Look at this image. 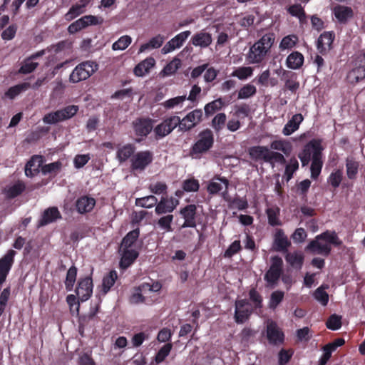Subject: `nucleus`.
Returning a JSON list of instances; mask_svg holds the SVG:
<instances>
[{"mask_svg":"<svg viewBox=\"0 0 365 365\" xmlns=\"http://www.w3.org/2000/svg\"><path fill=\"white\" fill-rule=\"evenodd\" d=\"M323 166V161L322 160V155L317 157L315 155L314 159L312 161L310 170H311V178L313 180H317L319 176L322 168Z\"/></svg>","mask_w":365,"mask_h":365,"instance_id":"nucleus-45","label":"nucleus"},{"mask_svg":"<svg viewBox=\"0 0 365 365\" xmlns=\"http://www.w3.org/2000/svg\"><path fill=\"white\" fill-rule=\"evenodd\" d=\"M186 98L187 97L185 95L177 96L164 101L162 103V106L166 109H171L180 104H182Z\"/></svg>","mask_w":365,"mask_h":365,"instance_id":"nucleus-61","label":"nucleus"},{"mask_svg":"<svg viewBox=\"0 0 365 365\" xmlns=\"http://www.w3.org/2000/svg\"><path fill=\"white\" fill-rule=\"evenodd\" d=\"M157 203L158 198L154 195H148L135 200L136 206L145 208H151L156 206Z\"/></svg>","mask_w":365,"mask_h":365,"instance_id":"nucleus-47","label":"nucleus"},{"mask_svg":"<svg viewBox=\"0 0 365 365\" xmlns=\"http://www.w3.org/2000/svg\"><path fill=\"white\" fill-rule=\"evenodd\" d=\"M153 120L149 118H138L133 122L135 134L140 137L136 141L140 143L146 138L153 128Z\"/></svg>","mask_w":365,"mask_h":365,"instance_id":"nucleus-8","label":"nucleus"},{"mask_svg":"<svg viewBox=\"0 0 365 365\" xmlns=\"http://www.w3.org/2000/svg\"><path fill=\"white\" fill-rule=\"evenodd\" d=\"M322 240L317 239V237L314 240H312L307 247V249L310 250L314 253H317L319 255H322L324 256H329L331 251V247L327 243H322L320 241Z\"/></svg>","mask_w":365,"mask_h":365,"instance_id":"nucleus-23","label":"nucleus"},{"mask_svg":"<svg viewBox=\"0 0 365 365\" xmlns=\"http://www.w3.org/2000/svg\"><path fill=\"white\" fill-rule=\"evenodd\" d=\"M286 261L295 268H301L304 262V256L302 253L294 252L293 253L286 252Z\"/></svg>","mask_w":365,"mask_h":365,"instance_id":"nucleus-37","label":"nucleus"},{"mask_svg":"<svg viewBox=\"0 0 365 365\" xmlns=\"http://www.w3.org/2000/svg\"><path fill=\"white\" fill-rule=\"evenodd\" d=\"M155 211L158 215H161L172 212L173 211V207L170 204L168 198L163 197L158 202Z\"/></svg>","mask_w":365,"mask_h":365,"instance_id":"nucleus-42","label":"nucleus"},{"mask_svg":"<svg viewBox=\"0 0 365 365\" xmlns=\"http://www.w3.org/2000/svg\"><path fill=\"white\" fill-rule=\"evenodd\" d=\"M38 66V63L34 62L29 57L25 58L19 68L18 73L21 74H29L34 72Z\"/></svg>","mask_w":365,"mask_h":365,"instance_id":"nucleus-46","label":"nucleus"},{"mask_svg":"<svg viewBox=\"0 0 365 365\" xmlns=\"http://www.w3.org/2000/svg\"><path fill=\"white\" fill-rule=\"evenodd\" d=\"M270 148L274 150L281 151L287 155L291 152L292 146L290 143L285 140H276L271 142Z\"/></svg>","mask_w":365,"mask_h":365,"instance_id":"nucleus-41","label":"nucleus"},{"mask_svg":"<svg viewBox=\"0 0 365 365\" xmlns=\"http://www.w3.org/2000/svg\"><path fill=\"white\" fill-rule=\"evenodd\" d=\"M359 162L357 161L354 157H347L346 159V171L347 178L349 180H354L356 178L359 169Z\"/></svg>","mask_w":365,"mask_h":365,"instance_id":"nucleus-31","label":"nucleus"},{"mask_svg":"<svg viewBox=\"0 0 365 365\" xmlns=\"http://www.w3.org/2000/svg\"><path fill=\"white\" fill-rule=\"evenodd\" d=\"M61 218V215L56 207H48L43 212L42 217L38 221V227L45 226Z\"/></svg>","mask_w":365,"mask_h":365,"instance_id":"nucleus-20","label":"nucleus"},{"mask_svg":"<svg viewBox=\"0 0 365 365\" xmlns=\"http://www.w3.org/2000/svg\"><path fill=\"white\" fill-rule=\"evenodd\" d=\"M117 279L118 274L115 270H110L106 276L103 277L102 282V291L105 294L110 291Z\"/></svg>","mask_w":365,"mask_h":365,"instance_id":"nucleus-35","label":"nucleus"},{"mask_svg":"<svg viewBox=\"0 0 365 365\" xmlns=\"http://www.w3.org/2000/svg\"><path fill=\"white\" fill-rule=\"evenodd\" d=\"M226 115L224 113L217 114L212 120V126L215 131L219 132L224 127L226 122Z\"/></svg>","mask_w":365,"mask_h":365,"instance_id":"nucleus-59","label":"nucleus"},{"mask_svg":"<svg viewBox=\"0 0 365 365\" xmlns=\"http://www.w3.org/2000/svg\"><path fill=\"white\" fill-rule=\"evenodd\" d=\"M335 39V33L324 31L320 34L317 41V49L322 55H327L333 48V42Z\"/></svg>","mask_w":365,"mask_h":365,"instance_id":"nucleus-10","label":"nucleus"},{"mask_svg":"<svg viewBox=\"0 0 365 365\" xmlns=\"http://www.w3.org/2000/svg\"><path fill=\"white\" fill-rule=\"evenodd\" d=\"M26 189L24 182L18 181L11 186H7L4 189V194L7 199H14L21 195Z\"/></svg>","mask_w":365,"mask_h":365,"instance_id":"nucleus-29","label":"nucleus"},{"mask_svg":"<svg viewBox=\"0 0 365 365\" xmlns=\"http://www.w3.org/2000/svg\"><path fill=\"white\" fill-rule=\"evenodd\" d=\"M299 169V162L295 157L289 159L288 163L285 166L284 178L287 182H289L292 178L294 173Z\"/></svg>","mask_w":365,"mask_h":365,"instance_id":"nucleus-40","label":"nucleus"},{"mask_svg":"<svg viewBox=\"0 0 365 365\" xmlns=\"http://www.w3.org/2000/svg\"><path fill=\"white\" fill-rule=\"evenodd\" d=\"M62 163L60 161H56L51 163L42 165L41 171L42 174L47 175L48 173H57L61 170Z\"/></svg>","mask_w":365,"mask_h":365,"instance_id":"nucleus-60","label":"nucleus"},{"mask_svg":"<svg viewBox=\"0 0 365 365\" xmlns=\"http://www.w3.org/2000/svg\"><path fill=\"white\" fill-rule=\"evenodd\" d=\"M214 143V134L210 129L206 128L200 131L196 141L190 148L189 155L192 159H200L213 147Z\"/></svg>","mask_w":365,"mask_h":365,"instance_id":"nucleus-2","label":"nucleus"},{"mask_svg":"<svg viewBox=\"0 0 365 365\" xmlns=\"http://www.w3.org/2000/svg\"><path fill=\"white\" fill-rule=\"evenodd\" d=\"M16 254V251L9 250L6 254L0 259V285L5 282L14 264Z\"/></svg>","mask_w":365,"mask_h":365,"instance_id":"nucleus-13","label":"nucleus"},{"mask_svg":"<svg viewBox=\"0 0 365 365\" xmlns=\"http://www.w3.org/2000/svg\"><path fill=\"white\" fill-rule=\"evenodd\" d=\"M96 205V200L93 197L83 195L76 201V208L78 213L86 214L90 212Z\"/></svg>","mask_w":365,"mask_h":365,"instance_id":"nucleus-19","label":"nucleus"},{"mask_svg":"<svg viewBox=\"0 0 365 365\" xmlns=\"http://www.w3.org/2000/svg\"><path fill=\"white\" fill-rule=\"evenodd\" d=\"M266 334L269 343L272 345L278 346L284 343V334L274 322L267 324Z\"/></svg>","mask_w":365,"mask_h":365,"instance_id":"nucleus-12","label":"nucleus"},{"mask_svg":"<svg viewBox=\"0 0 365 365\" xmlns=\"http://www.w3.org/2000/svg\"><path fill=\"white\" fill-rule=\"evenodd\" d=\"M182 188L187 192H197L200 188L199 181L194 178L186 179L182 182Z\"/></svg>","mask_w":365,"mask_h":365,"instance_id":"nucleus-53","label":"nucleus"},{"mask_svg":"<svg viewBox=\"0 0 365 365\" xmlns=\"http://www.w3.org/2000/svg\"><path fill=\"white\" fill-rule=\"evenodd\" d=\"M253 68L250 66H242L236 68L231 74L232 76L237 77L240 80H245L252 76Z\"/></svg>","mask_w":365,"mask_h":365,"instance_id":"nucleus-49","label":"nucleus"},{"mask_svg":"<svg viewBox=\"0 0 365 365\" xmlns=\"http://www.w3.org/2000/svg\"><path fill=\"white\" fill-rule=\"evenodd\" d=\"M155 64V61L153 57L147 58L134 68L133 73L136 76H143L149 73Z\"/></svg>","mask_w":365,"mask_h":365,"instance_id":"nucleus-30","label":"nucleus"},{"mask_svg":"<svg viewBox=\"0 0 365 365\" xmlns=\"http://www.w3.org/2000/svg\"><path fill=\"white\" fill-rule=\"evenodd\" d=\"M98 68V65L91 61H86L77 65L69 76L71 83H76L86 80Z\"/></svg>","mask_w":365,"mask_h":365,"instance_id":"nucleus-3","label":"nucleus"},{"mask_svg":"<svg viewBox=\"0 0 365 365\" xmlns=\"http://www.w3.org/2000/svg\"><path fill=\"white\" fill-rule=\"evenodd\" d=\"M139 254L135 250L125 249L120 261V267L122 269L128 268L138 258Z\"/></svg>","mask_w":365,"mask_h":365,"instance_id":"nucleus-28","label":"nucleus"},{"mask_svg":"<svg viewBox=\"0 0 365 365\" xmlns=\"http://www.w3.org/2000/svg\"><path fill=\"white\" fill-rule=\"evenodd\" d=\"M291 242L282 229H277L274 236L273 247L275 251L287 252Z\"/></svg>","mask_w":365,"mask_h":365,"instance_id":"nucleus-17","label":"nucleus"},{"mask_svg":"<svg viewBox=\"0 0 365 365\" xmlns=\"http://www.w3.org/2000/svg\"><path fill=\"white\" fill-rule=\"evenodd\" d=\"M62 113L60 110L51 112L44 115L43 121L47 124H55L61 121H63Z\"/></svg>","mask_w":365,"mask_h":365,"instance_id":"nucleus-57","label":"nucleus"},{"mask_svg":"<svg viewBox=\"0 0 365 365\" xmlns=\"http://www.w3.org/2000/svg\"><path fill=\"white\" fill-rule=\"evenodd\" d=\"M173 215H167L165 216L161 217L157 222V225L160 228L163 230L165 232H171L173 231L171 224L173 220Z\"/></svg>","mask_w":365,"mask_h":365,"instance_id":"nucleus-58","label":"nucleus"},{"mask_svg":"<svg viewBox=\"0 0 365 365\" xmlns=\"http://www.w3.org/2000/svg\"><path fill=\"white\" fill-rule=\"evenodd\" d=\"M164 39V37L160 34L153 37L148 43H143L140 46L139 53L145 52L146 50L149 49L160 48L163 45Z\"/></svg>","mask_w":365,"mask_h":365,"instance_id":"nucleus-36","label":"nucleus"},{"mask_svg":"<svg viewBox=\"0 0 365 365\" xmlns=\"http://www.w3.org/2000/svg\"><path fill=\"white\" fill-rule=\"evenodd\" d=\"M343 178V173L341 170H337L330 174L328 178V182L334 187L336 188L339 186Z\"/></svg>","mask_w":365,"mask_h":365,"instance_id":"nucleus-63","label":"nucleus"},{"mask_svg":"<svg viewBox=\"0 0 365 365\" xmlns=\"http://www.w3.org/2000/svg\"><path fill=\"white\" fill-rule=\"evenodd\" d=\"M325 287L320 286L314 292V299L318 301L322 306L327 305L329 302V294L324 290Z\"/></svg>","mask_w":365,"mask_h":365,"instance_id":"nucleus-54","label":"nucleus"},{"mask_svg":"<svg viewBox=\"0 0 365 365\" xmlns=\"http://www.w3.org/2000/svg\"><path fill=\"white\" fill-rule=\"evenodd\" d=\"M180 214L185 220L182 228L195 227L197 206L194 204L187 205L180 210Z\"/></svg>","mask_w":365,"mask_h":365,"instance_id":"nucleus-16","label":"nucleus"},{"mask_svg":"<svg viewBox=\"0 0 365 365\" xmlns=\"http://www.w3.org/2000/svg\"><path fill=\"white\" fill-rule=\"evenodd\" d=\"M223 106L224 103L222 100L221 98H218L205 105V113L206 115L209 116L212 115L215 112L220 110Z\"/></svg>","mask_w":365,"mask_h":365,"instance_id":"nucleus-52","label":"nucleus"},{"mask_svg":"<svg viewBox=\"0 0 365 365\" xmlns=\"http://www.w3.org/2000/svg\"><path fill=\"white\" fill-rule=\"evenodd\" d=\"M173 348V344L171 343H167L163 345L158 351L155 356V361L157 364L162 363L165 358L170 354V351Z\"/></svg>","mask_w":365,"mask_h":365,"instance_id":"nucleus-51","label":"nucleus"},{"mask_svg":"<svg viewBox=\"0 0 365 365\" xmlns=\"http://www.w3.org/2000/svg\"><path fill=\"white\" fill-rule=\"evenodd\" d=\"M270 150L267 146L256 145L249 148V155L255 161L263 160L268 163L267 158H269Z\"/></svg>","mask_w":365,"mask_h":365,"instance_id":"nucleus-21","label":"nucleus"},{"mask_svg":"<svg viewBox=\"0 0 365 365\" xmlns=\"http://www.w3.org/2000/svg\"><path fill=\"white\" fill-rule=\"evenodd\" d=\"M297 40V37L294 35L284 36L279 43V48L282 51L292 48L296 45Z\"/></svg>","mask_w":365,"mask_h":365,"instance_id":"nucleus-62","label":"nucleus"},{"mask_svg":"<svg viewBox=\"0 0 365 365\" xmlns=\"http://www.w3.org/2000/svg\"><path fill=\"white\" fill-rule=\"evenodd\" d=\"M190 34V31H185L178 34L165 43L162 48V53L167 54L176 48H180Z\"/></svg>","mask_w":365,"mask_h":365,"instance_id":"nucleus-15","label":"nucleus"},{"mask_svg":"<svg viewBox=\"0 0 365 365\" xmlns=\"http://www.w3.org/2000/svg\"><path fill=\"white\" fill-rule=\"evenodd\" d=\"M242 249L240 240H235L224 252L225 258H230L239 252Z\"/></svg>","mask_w":365,"mask_h":365,"instance_id":"nucleus-64","label":"nucleus"},{"mask_svg":"<svg viewBox=\"0 0 365 365\" xmlns=\"http://www.w3.org/2000/svg\"><path fill=\"white\" fill-rule=\"evenodd\" d=\"M140 235L139 229H135L130 231L123 238L121 242V246L125 249H129L138 240Z\"/></svg>","mask_w":365,"mask_h":365,"instance_id":"nucleus-43","label":"nucleus"},{"mask_svg":"<svg viewBox=\"0 0 365 365\" xmlns=\"http://www.w3.org/2000/svg\"><path fill=\"white\" fill-rule=\"evenodd\" d=\"M282 80L285 83V87L295 93L299 87V83L297 81V74L289 71H282Z\"/></svg>","mask_w":365,"mask_h":365,"instance_id":"nucleus-27","label":"nucleus"},{"mask_svg":"<svg viewBox=\"0 0 365 365\" xmlns=\"http://www.w3.org/2000/svg\"><path fill=\"white\" fill-rule=\"evenodd\" d=\"M266 213L267 215L268 223L269 225L272 227L282 225V223L279 219V207H269L266 210Z\"/></svg>","mask_w":365,"mask_h":365,"instance_id":"nucleus-39","label":"nucleus"},{"mask_svg":"<svg viewBox=\"0 0 365 365\" xmlns=\"http://www.w3.org/2000/svg\"><path fill=\"white\" fill-rule=\"evenodd\" d=\"M77 268L76 266H71L66 273V280L64 282L65 287L67 291L73 290L74 284L77 277Z\"/></svg>","mask_w":365,"mask_h":365,"instance_id":"nucleus-44","label":"nucleus"},{"mask_svg":"<svg viewBox=\"0 0 365 365\" xmlns=\"http://www.w3.org/2000/svg\"><path fill=\"white\" fill-rule=\"evenodd\" d=\"M304 63L303 55L298 52L294 51L291 53L287 58L286 64L287 66L292 69L299 68Z\"/></svg>","mask_w":365,"mask_h":365,"instance_id":"nucleus-33","label":"nucleus"},{"mask_svg":"<svg viewBox=\"0 0 365 365\" xmlns=\"http://www.w3.org/2000/svg\"><path fill=\"white\" fill-rule=\"evenodd\" d=\"M284 297V292L283 291H274L270 295L269 307L272 309H275L278 307V305L283 301Z\"/></svg>","mask_w":365,"mask_h":365,"instance_id":"nucleus-50","label":"nucleus"},{"mask_svg":"<svg viewBox=\"0 0 365 365\" xmlns=\"http://www.w3.org/2000/svg\"><path fill=\"white\" fill-rule=\"evenodd\" d=\"M132 42V38L130 36L125 35L118 38V41L114 42L112 45V49L114 51L117 50H125Z\"/></svg>","mask_w":365,"mask_h":365,"instance_id":"nucleus-56","label":"nucleus"},{"mask_svg":"<svg viewBox=\"0 0 365 365\" xmlns=\"http://www.w3.org/2000/svg\"><path fill=\"white\" fill-rule=\"evenodd\" d=\"M249 304L247 299H240L235 302V321L237 324H243L247 320L251 314L252 310L245 307Z\"/></svg>","mask_w":365,"mask_h":365,"instance_id":"nucleus-14","label":"nucleus"},{"mask_svg":"<svg viewBox=\"0 0 365 365\" xmlns=\"http://www.w3.org/2000/svg\"><path fill=\"white\" fill-rule=\"evenodd\" d=\"M322 150L320 140L313 139L308 142L298 154V158L300 159L302 166L304 167L309 164L311 157L313 160L315 155H317V157L322 155Z\"/></svg>","mask_w":365,"mask_h":365,"instance_id":"nucleus-4","label":"nucleus"},{"mask_svg":"<svg viewBox=\"0 0 365 365\" xmlns=\"http://www.w3.org/2000/svg\"><path fill=\"white\" fill-rule=\"evenodd\" d=\"M202 119L201 109H195L187 113L182 120L180 119V130L189 131L195 128Z\"/></svg>","mask_w":365,"mask_h":365,"instance_id":"nucleus-9","label":"nucleus"},{"mask_svg":"<svg viewBox=\"0 0 365 365\" xmlns=\"http://www.w3.org/2000/svg\"><path fill=\"white\" fill-rule=\"evenodd\" d=\"M333 12L336 20L342 24H346L354 16L351 8L342 5L335 6Z\"/></svg>","mask_w":365,"mask_h":365,"instance_id":"nucleus-22","label":"nucleus"},{"mask_svg":"<svg viewBox=\"0 0 365 365\" xmlns=\"http://www.w3.org/2000/svg\"><path fill=\"white\" fill-rule=\"evenodd\" d=\"M182 65L181 60L177 57L170 61L162 70L161 74L163 76H169L175 74Z\"/></svg>","mask_w":365,"mask_h":365,"instance_id":"nucleus-38","label":"nucleus"},{"mask_svg":"<svg viewBox=\"0 0 365 365\" xmlns=\"http://www.w3.org/2000/svg\"><path fill=\"white\" fill-rule=\"evenodd\" d=\"M153 160V153L150 150L135 153L130 158V169L133 171L143 172Z\"/></svg>","mask_w":365,"mask_h":365,"instance_id":"nucleus-7","label":"nucleus"},{"mask_svg":"<svg viewBox=\"0 0 365 365\" xmlns=\"http://www.w3.org/2000/svg\"><path fill=\"white\" fill-rule=\"evenodd\" d=\"M180 118L173 115L164 119L154 128L155 138L156 140L161 139L171 133L178 126L180 128Z\"/></svg>","mask_w":365,"mask_h":365,"instance_id":"nucleus-6","label":"nucleus"},{"mask_svg":"<svg viewBox=\"0 0 365 365\" xmlns=\"http://www.w3.org/2000/svg\"><path fill=\"white\" fill-rule=\"evenodd\" d=\"M275 40L273 33L263 35L250 48L247 54V61L252 64L260 63L270 51Z\"/></svg>","mask_w":365,"mask_h":365,"instance_id":"nucleus-1","label":"nucleus"},{"mask_svg":"<svg viewBox=\"0 0 365 365\" xmlns=\"http://www.w3.org/2000/svg\"><path fill=\"white\" fill-rule=\"evenodd\" d=\"M304 117L301 113L294 114L292 118L288 120L282 130L284 135H289L298 130L299 125L303 121Z\"/></svg>","mask_w":365,"mask_h":365,"instance_id":"nucleus-26","label":"nucleus"},{"mask_svg":"<svg viewBox=\"0 0 365 365\" xmlns=\"http://www.w3.org/2000/svg\"><path fill=\"white\" fill-rule=\"evenodd\" d=\"M365 78V66L359 65L350 70L346 75V81L349 83L355 85Z\"/></svg>","mask_w":365,"mask_h":365,"instance_id":"nucleus-25","label":"nucleus"},{"mask_svg":"<svg viewBox=\"0 0 365 365\" xmlns=\"http://www.w3.org/2000/svg\"><path fill=\"white\" fill-rule=\"evenodd\" d=\"M93 279L91 277L80 279L76 289V293L81 302L87 301L93 293Z\"/></svg>","mask_w":365,"mask_h":365,"instance_id":"nucleus-11","label":"nucleus"},{"mask_svg":"<svg viewBox=\"0 0 365 365\" xmlns=\"http://www.w3.org/2000/svg\"><path fill=\"white\" fill-rule=\"evenodd\" d=\"M31 88V84L28 82H24L14 86L10 87L5 93L4 98H8L11 100L14 99L22 92L27 91Z\"/></svg>","mask_w":365,"mask_h":365,"instance_id":"nucleus-32","label":"nucleus"},{"mask_svg":"<svg viewBox=\"0 0 365 365\" xmlns=\"http://www.w3.org/2000/svg\"><path fill=\"white\" fill-rule=\"evenodd\" d=\"M317 239L326 241L327 243L334 246H340L342 241L339 238L335 231L327 230L317 236Z\"/></svg>","mask_w":365,"mask_h":365,"instance_id":"nucleus-34","label":"nucleus"},{"mask_svg":"<svg viewBox=\"0 0 365 365\" xmlns=\"http://www.w3.org/2000/svg\"><path fill=\"white\" fill-rule=\"evenodd\" d=\"M283 261L279 256L272 257V263L269 269L266 272L264 279L267 283V287H274L278 282L282 274Z\"/></svg>","mask_w":365,"mask_h":365,"instance_id":"nucleus-5","label":"nucleus"},{"mask_svg":"<svg viewBox=\"0 0 365 365\" xmlns=\"http://www.w3.org/2000/svg\"><path fill=\"white\" fill-rule=\"evenodd\" d=\"M257 93V88L255 86L247 83L243 86L238 92V99H247L253 96Z\"/></svg>","mask_w":365,"mask_h":365,"instance_id":"nucleus-48","label":"nucleus"},{"mask_svg":"<svg viewBox=\"0 0 365 365\" xmlns=\"http://www.w3.org/2000/svg\"><path fill=\"white\" fill-rule=\"evenodd\" d=\"M136 148L133 144L127 143L118 148L116 158L120 163L127 161L135 154Z\"/></svg>","mask_w":365,"mask_h":365,"instance_id":"nucleus-24","label":"nucleus"},{"mask_svg":"<svg viewBox=\"0 0 365 365\" xmlns=\"http://www.w3.org/2000/svg\"><path fill=\"white\" fill-rule=\"evenodd\" d=\"M212 42V36L210 33L200 31L195 33L190 38L189 43L196 47L205 48L211 45Z\"/></svg>","mask_w":365,"mask_h":365,"instance_id":"nucleus-18","label":"nucleus"},{"mask_svg":"<svg viewBox=\"0 0 365 365\" xmlns=\"http://www.w3.org/2000/svg\"><path fill=\"white\" fill-rule=\"evenodd\" d=\"M327 327L333 331L339 329L341 327V316L336 314H331L326 322Z\"/></svg>","mask_w":365,"mask_h":365,"instance_id":"nucleus-55","label":"nucleus"}]
</instances>
